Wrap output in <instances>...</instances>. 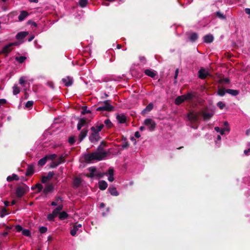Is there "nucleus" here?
<instances>
[{"mask_svg": "<svg viewBox=\"0 0 250 250\" xmlns=\"http://www.w3.org/2000/svg\"><path fill=\"white\" fill-rule=\"evenodd\" d=\"M107 155V153L106 152L95 151L85 154L83 158L86 163H91L95 160L100 161L104 159Z\"/></svg>", "mask_w": 250, "mask_h": 250, "instance_id": "f257e3e1", "label": "nucleus"}, {"mask_svg": "<svg viewBox=\"0 0 250 250\" xmlns=\"http://www.w3.org/2000/svg\"><path fill=\"white\" fill-rule=\"evenodd\" d=\"M90 129L92 133L89 136V140L91 143L96 144L101 139V137L100 136L99 132L96 131L95 126H92Z\"/></svg>", "mask_w": 250, "mask_h": 250, "instance_id": "f03ea898", "label": "nucleus"}, {"mask_svg": "<svg viewBox=\"0 0 250 250\" xmlns=\"http://www.w3.org/2000/svg\"><path fill=\"white\" fill-rule=\"evenodd\" d=\"M29 191V187L25 184L22 186H18L16 190V195L18 198H21Z\"/></svg>", "mask_w": 250, "mask_h": 250, "instance_id": "7ed1b4c3", "label": "nucleus"}, {"mask_svg": "<svg viewBox=\"0 0 250 250\" xmlns=\"http://www.w3.org/2000/svg\"><path fill=\"white\" fill-rule=\"evenodd\" d=\"M109 100H105L102 104V105L98 107L96 109V111H112L114 110V107L110 104Z\"/></svg>", "mask_w": 250, "mask_h": 250, "instance_id": "20e7f679", "label": "nucleus"}, {"mask_svg": "<svg viewBox=\"0 0 250 250\" xmlns=\"http://www.w3.org/2000/svg\"><path fill=\"white\" fill-rule=\"evenodd\" d=\"M144 124L147 126L148 129L150 131H153L156 126L155 122L149 118L146 119L144 121Z\"/></svg>", "mask_w": 250, "mask_h": 250, "instance_id": "39448f33", "label": "nucleus"}, {"mask_svg": "<svg viewBox=\"0 0 250 250\" xmlns=\"http://www.w3.org/2000/svg\"><path fill=\"white\" fill-rule=\"evenodd\" d=\"M201 113L205 121L209 120L213 116L212 112H207L205 110L201 111Z\"/></svg>", "mask_w": 250, "mask_h": 250, "instance_id": "423d86ee", "label": "nucleus"}, {"mask_svg": "<svg viewBox=\"0 0 250 250\" xmlns=\"http://www.w3.org/2000/svg\"><path fill=\"white\" fill-rule=\"evenodd\" d=\"M62 81L64 85L67 87L72 85L73 83V79L72 77L70 76L62 79Z\"/></svg>", "mask_w": 250, "mask_h": 250, "instance_id": "0eeeda50", "label": "nucleus"}, {"mask_svg": "<svg viewBox=\"0 0 250 250\" xmlns=\"http://www.w3.org/2000/svg\"><path fill=\"white\" fill-rule=\"evenodd\" d=\"M88 129L87 128L83 129L79 135V142L78 144L81 143L87 136L88 133Z\"/></svg>", "mask_w": 250, "mask_h": 250, "instance_id": "6e6552de", "label": "nucleus"}, {"mask_svg": "<svg viewBox=\"0 0 250 250\" xmlns=\"http://www.w3.org/2000/svg\"><path fill=\"white\" fill-rule=\"evenodd\" d=\"M54 189V186L52 184L46 185L43 190V193L47 195L48 193L52 192Z\"/></svg>", "mask_w": 250, "mask_h": 250, "instance_id": "1a4fd4ad", "label": "nucleus"}, {"mask_svg": "<svg viewBox=\"0 0 250 250\" xmlns=\"http://www.w3.org/2000/svg\"><path fill=\"white\" fill-rule=\"evenodd\" d=\"M35 172L34 170V166L33 165H28L26 171L25 173V176H32Z\"/></svg>", "mask_w": 250, "mask_h": 250, "instance_id": "9d476101", "label": "nucleus"}, {"mask_svg": "<svg viewBox=\"0 0 250 250\" xmlns=\"http://www.w3.org/2000/svg\"><path fill=\"white\" fill-rule=\"evenodd\" d=\"M208 75H209L208 72L204 68H201L198 71V77L201 79H206Z\"/></svg>", "mask_w": 250, "mask_h": 250, "instance_id": "9b49d317", "label": "nucleus"}, {"mask_svg": "<svg viewBox=\"0 0 250 250\" xmlns=\"http://www.w3.org/2000/svg\"><path fill=\"white\" fill-rule=\"evenodd\" d=\"M187 117L188 120L191 122H196L198 120V115L196 113H194L193 112H189L188 115Z\"/></svg>", "mask_w": 250, "mask_h": 250, "instance_id": "f8f14e48", "label": "nucleus"}, {"mask_svg": "<svg viewBox=\"0 0 250 250\" xmlns=\"http://www.w3.org/2000/svg\"><path fill=\"white\" fill-rule=\"evenodd\" d=\"M54 175L53 171H49L47 175L46 176H42V183H46L48 181L50 180Z\"/></svg>", "mask_w": 250, "mask_h": 250, "instance_id": "ddd939ff", "label": "nucleus"}, {"mask_svg": "<svg viewBox=\"0 0 250 250\" xmlns=\"http://www.w3.org/2000/svg\"><path fill=\"white\" fill-rule=\"evenodd\" d=\"M116 119L120 124H124L126 121V117L124 114H118Z\"/></svg>", "mask_w": 250, "mask_h": 250, "instance_id": "4468645a", "label": "nucleus"}, {"mask_svg": "<svg viewBox=\"0 0 250 250\" xmlns=\"http://www.w3.org/2000/svg\"><path fill=\"white\" fill-rule=\"evenodd\" d=\"M82 183V179L78 177H75L74 178L73 182V187L75 188H79Z\"/></svg>", "mask_w": 250, "mask_h": 250, "instance_id": "2eb2a0df", "label": "nucleus"}, {"mask_svg": "<svg viewBox=\"0 0 250 250\" xmlns=\"http://www.w3.org/2000/svg\"><path fill=\"white\" fill-rule=\"evenodd\" d=\"M28 34V32L26 31H22L19 32L16 36V38L18 40H23Z\"/></svg>", "mask_w": 250, "mask_h": 250, "instance_id": "dca6fc26", "label": "nucleus"}, {"mask_svg": "<svg viewBox=\"0 0 250 250\" xmlns=\"http://www.w3.org/2000/svg\"><path fill=\"white\" fill-rule=\"evenodd\" d=\"M82 227L81 224H76L74 225L73 228L70 231V234L72 236H74L76 234L77 231L79 229Z\"/></svg>", "mask_w": 250, "mask_h": 250, "instance_id": "f3484780", "label": "nucleus"}, {"mask_svg": "<svg viewBox=\"0 0 250 250\" xmlns=\"http://www.w3.org/2000/svg\"><path fill=\"white\" fill-rule=\"evenodd\" d=\"M12 50V47L11 46L10 43L7 44L5 46H4L2 49L1 52V54L3 53L7 55L9 52H10Z\"/></svg>", "mask_w": 250, "mask_h": 250, "instance_id": "a211bd4d", "label": "nucleus"}, {"mask_svg": "<svg viewBox=\"0 0 250 250\" xmlns=\"http://www.w3.org/2000/svg\"><path fill=\"white\" fill-rule=\"evenodd\" d=\"M29 15L28 13L26 11H21L20 13V15L18 17V20L19 21H23Z\"/></svg>", "mask_w": 250, "mask_h": 250, "instance_id": "6ab92c4d", "label": "nucleus"}, {"mask_svg": "<svg viewBox=\"0 0 250 250\" xmlns=\"http://www.w3.org/2000/svg\"><path fill=\"white\" fill-rule=\"evenodd\" d=\"M145 74L152 78H154L156 76V72L155 71L152 70L151 69H146L144 71Z\"/></svg>", "mask_w": 250, "mask_h": 250, "instance_id": "aec40b11", "label": "nucleus"}, {"mask_svg": "<svg viewBox=\"0 0 250 250\" xmlns=\"http://www.w3.org/2000/svg\"><path fill=\"white\" fill-rule=\"evenodd\" d=\"M153 104L152 103H149L142 111V115H145V114L150 112L153 109Z\"/></svg>", "mask_w": 250, "mask_h": 250, "instance_id": "412c9836", "label": "nucleus"}, {"mask_svg": "<svg viewBox=\"0 0 250 250\" xmlns=\"http://www.w3.org/2000/svg\"><path fill=\"white\" fill-rule=\"evenodd\" d=\"M99 188L102 190H105L107 187V183L104 180H101L99 182Z\"/></svg>", "mask_w": 250, "mask_h": 250, "instance_id": "4be33fe9", "label": "nucleus"}, {"mask_svg": "<svg viewBox=\"0 0 250 250\" xmlns=\"http://www.w3.org/2000/svg\"><path fill=\"white\" fill-rule=\"evenodd\" d=\"M204 42L208 43L212 42L214 39L213 36L210 34L206 35V36H204Z\"/></svg>", "mask_w": 250, "mask_h": 250, "instance_id": "5701e85b", "label": "nucleus"}, {"mask_svg": "<svg viewBox=\"0 0 250 250\" xmlns=\"http://www.w3.org/2000/svg\"><path fill=\"white\" fill-rule=\"evenodd\" d=\"M185 101V99H184V97L183 95L179 96L177 97H176V98L175 99V104L176 105H180V104H181L182 103H183Z\"/></svg>", "mask_w": 250, "mask_h": 250, "instance_id": "b1692460", "label": "nucleus"}, {"mask_svg": "<svg viewBox=\"0 0 250 250\" xmlns=\"http://www.w3.org/2000/svg\"><path fill=\"white\" fill-rule=\"evenodd\" d=\"M88 170L90 171V173L86 175L87 177L93 178L96 176V175L94 174V172L96 171V168L95 167H90Z\"/></svg>", "mask_w": 250, "mask_h": 250, "instance_id": "393cba45", "label": "nucleus"}, {"mask_svg": "<svg viewBox=\"0 0 250 250\" xmlns=\"http://www.w3.org/2000/svg\"><path fill=\"white\" fill-rule=\"evenodd\" d=\"M108 191L111 195L116 196L119 195V193L115 187H109L108 189Z\"/></svg>", "mask_w": 250, "mask_h": 250, "instance_id": "a878e982", "label": "nucleus"}, {"mask_svg": "<svg viewBox=\"0 0 250 250\" xmlns=\"http://www.w3.org/2000/svg\"><path fill=\"white\" fill-rule=\"evenodd\" d=\"M35 188L38 189L36 193H38L42 191L43 189V186L41 184L37 183L34 186L31 187L32 190H34Z\"/></svg>", "mask_w": 250, "mask_h": 250, "instance_id": "bb28decb", "label": "nucleus"}, {"mask_svg": "<svg viewBox=\"0 0 250 250\" xmlns=\"http://www.w3.org/2000/svg\"><path fill=\"white\" fill-rule=\"evenodd\" d=\"M76 119L79 120L78 124L82 127L87 124L86 119L85 118H79L78 117H76Z\"/></svg>", "mask_w": 250, "mask_h": 250, "instance_id": "cd10ccee", "label": "nucleus"}, {"mask_svg": "<svg viewBox=\"0 0 250 250\" xmlns=\"http://www.w3.org/2000/svg\"><path fill=\"white\" fill-rule=\"evenodd\" d=\"M226 92L234 96L238 95L239 93V91L238 90L231 89H227Z\"/></svg>", "mask_w": 250, "mask_h": 250, "instance_id": "c85d7f7f", "label": "nucleus"}, {"mask_svg": "<svg viewBox=\"0 0 250 250\" xmlns=\"http://www.w3.org/2000/svg\"><path fill=\"white\" fill-rule=\"evenodd\" d=\"M198 38V36L196 33H191L189 37V39L191 42H195Z\"/></svg>", "mask_w": 250, "mask_h": 250, "instance_id": "c756f323", "label": "nucleus"}, {"mask_svg": "<svg viewBox=\"0 0 250 250\" xmlns=\"http://www.w3.org/2000/svg\"><path fill=\"white\" fill-rule=\"evenodd\" d=\"M19 180V176L16 174H13L11 176H9L7 178V181L11 182L13 180L18 181Z\"/></svg>", "mask_w": 250, "mask_h": 250, "instance_id": "7c9ffc66", "label": "nucleus"}, {"mask_svg": "<svg viewBox=\"0 0 250 250\" xmlns=\"http://www.w3.org/2000/svg\"><path fill=\"white\" fill-rule=\"evenodd\" d=\"M106 146V143L103 141L97 147V152H105L104 151V147Z\"/></svg>", "mask_w": 250, "mask_h": 250, "instance_id": "2f4dec72", "label": "nucleus"}, {"mask_svg": "<svg viewBox=\"0 0 250 250\" xmlns=\"http://www.w3.org/2000/svg\"><path fill=\"white\" fill-rule=\"evenodd\" d=\"M47 161V157L45 156L42 158L41 159L38 163V165L40 167L43 166Z\"/></svg>", "mask_w": 250, "mask_h": 250, "instance_id": "473e14b6", "label": "nucleus"}, {"mask_svg": "<svg viewBox=\"0 0 250 250\" xmlns=\"http://www.w3.org/2000/svg\"><path fill=\"white\" fill-rule=\"evenodd\" d=\"M68 216V214L65 211H63L60 212L59 217L60 220H64L67 219Z\"/></svg>", "mask_w": 250, "mask_h": 250, "instance_id": "72a5a7b5", "label": "nucleus"}, {"mask_svg": "<svg viewBox=\"0 0 250 250\" xmlns=\"http://www.w3.org/2000/svg\"><path fill=\"white\" fill-rule=\"evenodd\" d=\"M104 123L105 124V126L108 129L111 128L113 126V124L111 123L110 120L108 119H106L104 121Z\"/></svg>", "mask_w": 250, "mask_h": 250, "instance_id": "f704fd0d", "label": "nucleus"}, {"mask_svg": "<svg viewBox=\"0 0 250 250\" xmlns=\"http://www.w3.org/2000/svg\"><path fill=\"white\" fill-rule=\"evenodd\" d=\"M183 96L185 99V101H190L193 99L194 97L193 95L191 93H188L187 94L183 95Z\"/></svg>", "mask_w": 250, "mask_h": 250, "instance_id": "c9c22d12", "label": "nucleus"}, {"mask_svg": "<svg viewBox=\"0 0 250 250\" xmlns=\"http://www.w3.org/2000/svg\"><path fill=\"white\" fill-rule=\"evenodd\" d=\"M88 2V0H80L79 5L81 7L84 8L87 5Z\"/></svg>", "mask_w": 250, "mask_h": 250, "instance_id": "e433bc0d", "label": "nucleus"}, {"mask_svg": "<svg viewBox=\"0 0 250 250\" xmlns=\"http://www.w3.org/2000/svg\"><path fill=\"white\" fill-rule=\"evenodd\" d=\"M215 15L218 17L219 19L221 20H226V17L225 15H224L223 13L220 12V11H217L215 13Z\"/></svg>", "mask_w": 250, "mask_h": 250, "instance_id": "4c0bfd02", "label": "nucleus"}, {"mask_svg": "<svg viewBox=\"0 0 250 250\" xmlns=\"http://www.w3.org/2000/svg\"><path fill=\"white\" fill-rule=\"evenodd\" d=\"M20 92V88L17 85H14L13 87V93L14 95L19 94Z\"/></svg>", "mask_w": 250, "mask_h": 250, "instance_id": "58836bf2", "label": "nucleus"}, {"mask_svg": "<svg viewBox=\"0 0 250 250\" xmlns=\"http://www.w3.org/2000/svg\"><path fill=\"white\" fill-rule=\"evenodd\" d=\"M226 92V89L221 88L218 89L217 94L220 96H224Z\"/></svg>", "mask_w": 250, "mask_h": 250, "instance_id": "ea45409f", "label": "nucleus"}, {"mask_svg": "<svg viewBox=\"0 0 250 250\" xmlns=\"http://www.w3.org/2000/svg\"><path fill=\"white\" fill-rule=\"evenodd\" d=\"M230 82V80L228 78H221L218 81V83H226L228 84Z\"/></svg>", "mask_w": 250, "mask_h": 250, "instance_id": "a19ab883", "label": "nucleus"}, {"mask_svg": "<svg viewBox=\"0 0 250 250\" xmlns=\"http://www.w3.org/2000/svg\"><path fill=\"white\" fill-rule=\"evenodd\" d=\"M26 59V57L24 56L16 57L15 60L19 63H22Z\"/></svg>", "mask_w": 250, "mask_h": 250, "instance_id": "79ce46f5", "label": "nucleus"}, {"mask_svg": "<svg viewBox=\"0 0 250 250\" xmlns=\"http://www.w3.org/2000/svg\"><path fill=\"white\" fill-rule=\"evenodd\" d=\"M22 234L25 236L30 237L31 236V232L29 229H24L22 231Z\"/></svg>", "mask_w": 250, "mask_h": 250, "instance_id": "37998d69", "label": "nucleus"}, {"mask_svg": "<svg viewBox=\"0 0 250 250\" xmlns=\"http://www.w3.org/2000/svg\"><path fill=\"white\" fill-rule=\"evenodd\" d=\"M91 111L90 110H87L86 106H83L82 107V111L81 112V114L82 115H84L86 113H91Z\"/></svg>", "mask_w": 250, "mask_h": 250, "instance_id": "c03bdc74", "label": "nucleus"}, {"mask_svg": "<svg viewBox=\"0 0 250 250\" xmlns=\"http://www.w3.org/2000/svg\"><path fill=\"white\" fill-rule=\"evenodd\" d=\"M94 126L95 127L96 131L99 132L103 128V127H104V125L103 124H101L99 125H97L96 126Z\"/></svg>", "mask_w": 250, "mask_h": 250, "instance_id": "a18cd8bd", "label": "nucleus"}, {"mask_svg": "<svg viewBox=\"0 0 250 250\" xmlns=\"http://www.w3.org/2000/svg\"><path fill=\"white\" fill-rule=\"evenodd\" d=\"M45 157H47V160H53L56 158L57 155L55 154H49V155H45Z\"/></svg>", "mask_w": 250, "mask_h": 250, "instance_id": "49530a36", "label": "nucleus"}, {"mask_svg": "<svg viewBox=\"0 0 250 250\" xmlns=\"http://www.w3.org/2000/svg\"><path fill=\"white\" fill-rule=\"evenodd\" d=\"M230 130L229 127V126H226L221 129L220 134L223 135L225 134V131L229 132Z\"/></svg>", "mask_w": 250, "mask_h": 250, "instance_id": "de8ad7c7", "label": "nucleus"}, {"mask_svg": "<svg viewBox=\"0 0 250 250\" xmlns=\"http://www.w3.org/2000/svg\"><path fill=\"white\" fill-rule=\"evenodd\" d=\"M8 212H7V210L5 208H3L1 209V213L0 215V216L1 217H4L5 215H7L8 214Z\"/></svg>", "mask_w": 250, "mask_h": 250, "instance_id": "09e8293b", "label": "nucleus"}, {"mask_svg": "<svg viewBox=\"0 0 250 250\" xmlns=\"http://www.w3.org/2000/svg\"><path fill=\"white\" fill-rule=\"evenodd\" d=\"M75 142V138L73 136H70L68 139V143L71 145H73Z\"/></svg>", "mask_w": 250, "mask_h": 250, "instance_id": "8fccbe9b", "label": "nucleus"}, {"mask_svg": "<svg viewBox=\"0 0 250 250\" xmlns=\"http://www.w3.org/2000/svg\"><path fill=\"white\" fill-rule=\"evenodd\" d=\"M34 102L32 101H28L26 103L25 107L26 108H31L33 105Z\"/></svg>", "mask_w": 250, "mask_h": 250, "instance_id": "3c124183", "label": "nucleus"}, {"mask_svg": "<svg viewBox=\"0 0 250 250\" xmlns=\"http://www.w3.org/2000/svg\"><path fill=\"white\" fill-rule=\"evenodd\" d=\"M56 217L53 214L50 213L47 215V218L49 221H53L54 220V218Z\"/></svg>", "mask_w": 250, "mask_h": 250, "instance_id": "603ef678", "label": "nucleus"}, {"mask_svg": "<svg viewBox=\"0 0 250 250\" xmlns=\"http://www.w3.org/2000/svg\"><path fill=\"white\" fill-rule=\"evenodd\" d=\"M65 162V158L63 156H61L59 158V159L57 160V163L58 165H60L62 163H63Z\"/></svg>", "mask_w": 250, "mask_h": 250, "instance_id": "864d4df0", "label": "nucleus"}, {"mask_svg": "<svg viewBox=\"0 0 250 250\" xmlns=\"http://www.w3.org/2000/svg\"><path fill=\"white\" fill-rule=\"evenodd\" d=\"M47 230V228L45 227H41L39 229V231L41 233H44Z\"/></svg>", "mask_w": 250, "mask_h": 250, "instance_id": "5fc2aeb1", "label": "nucleus"}, {"mask_svg": "<svg viewBox=\"0 0 250 250\" xmlns=\"http://www.w3.org/2000/svg\"><path fill=\"white\" fill-rule=\"evenodd\" d=\"M217 105L221 109H223L225 107V104L224 103H223L222 102L220 101V102H219L217 103Z\"/></svg>", "mask_w": 250, "mask_h": 250, "instance_id": "6e6d98bb", "label": "nucleus"}, {"mask_svg": "<svg viewBox=\"0 0 250 250\" xmlns=\"http://www.w3.org/2000/svg\"><path fill=\"white\" fill-rule=\"evenodd\" d=\"M129 146V144L128 142H125L123 143V145H122V147L124 149H127Z\"/></svg>", "mask_w": 250, "mask_h": 250, "instance_id": "4d7b16f0", "label": "nucleus"}, {"mask_svg": "<svg viewBox=\"0 0 250 250\" xmlns=\"http://www.w3.org/2000/svg\"><path fill=\"white\" fill-rule=\"evenodd\" d=\"M15 229H16V231L18 232H21V231L22 232V231L23 229V228L20 225H16L15 226Z\"/></svg>", "mask_w": 250, "mask_h": 250, "instance_id": "13d9d810", "label": "nucleus"}, {"mask_svg": "<svg viewBox=\"0 0 250 250\" xmlns=\"http://www.w3.org/2000/svg\"><path fill=\"white\" fill-rule=\"evenodd\" d=\"M23 42V41H21V42H12V43H10V44L11 45V46H13L14 45H16V46H18L19 45V44H20L21 43H22Z\"/></svg>", "mask_w": 250, "mask_h": 250, "instance_id": "bf43d9fd", "label": "nucleus"}, {"mask_svg": "<svg viewBox=\"0 0 250 250\" xmlns=\"http://www.w3.org/2000/svg\"><path fill=\"white\" fill-rule=\"evenodd\" d=\"M58 165L57 162L53 161L50 165V167L52 168H56Z\"/></svg>", "mask_w": 250, "mask_h": 250, "instance_id": "052dcab7", "label": "nucleus"}, {"mask_svg": "<svg viewBox=\"0 0 250 250\" xmlns=\"http://www.w3.org/2000/svg\"><path fill=\"white\" fill-rule=\"evenodd\" d=\"M27 23L28 24H31V25H33L34 27H37V24L35 22L32 21V20H29L27 21Z\"/></svg>", "mask_w": 250, "mask_h": 250, "instance_id": "680f3d73", "label": "nucleus"}, {"mask_svg": "<svg viewBox=\"0 0 250 250\" xmlns=\"http://www.w3.org/2000/svg\"><path fill=\"white\" fill-rule=\"evenodd\" d=\"M109 175H114V169L112 167H109L108 170V173Z\"/></svg>", "mask_w": 250, "mask_h": 250, "instance_id": "e2e57ef3", "label": "nucleus"}, {"mask_svg": "<svg viewBox=\"0 0 250 250\" xmlns=\"http://www.w3.org/2000/svg\"><path fill=\"white\" fill-rule=\"evenodd\" d=\"M47 85L50 87V88H51L52 89H54V88H55V86H54V84L53 83L51 82H47Z\"/></svg>", "mask_w": 250, "mask_h": 250, "instance_id": "0e129e2a", "label": "nucleus"}, {"mask_svg": "<svg viewBox=\"0 0 250 250\" xmlns=\"http://www.w3.org/2000/svg\"><path fill=\"white\" fill-rule=\"evenodd\" d=\"M25 82V81H24V80L23 77H21L20 79L19 83L20 84L22 85V86H24V84Z\"/></svg>", "mask_w": 250, "mask_h": 250, "instance_id": "69168bd1", "label": "nucleus"}, {"mask_svg": "<svg viewBox=\"0 0 250 250\" xmlns=\"http://www.w3.org/2000/svg\"><path fill=\"white\" fill-rule=\"evenodd\" d=\"M52 214L55 216L57 217L58 215H59L60 212L56 210V208H55L52 211Z\"/></svg>", "mask_w": 250, "mask_h": 250, "instance_id": "338daca9", "label": "nucleus"}, {"mask_svg": "<svg viewBox=\"0 0 250 250\" xmlns=\"http://www.w3.org/2000/svg\"><path fill=\"white\" fill-rule=\"evenodd\" d=\"M107 173H99L97 174H96V176H97L98 177H99V178H102L104 175H106Z\"/></svg>", "mask_w": 250, "mask_h": 250, "instance_id": "774afa93", "label": "nucleus"}]
</instances>
